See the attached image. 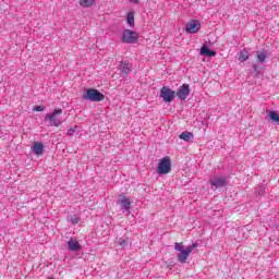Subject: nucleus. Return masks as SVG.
<instances>
[{"label": "nucleus", "mask_w": 279, "mask_h": 279, "mask_svg": "<svg viewBox=\"0 0 279 279\" xmlns=\"http://www.w3.org/2000/svg\"><path fill=\"white\" fill-rule=\"evenodd\" d=\"M83 99H87V101H104L106 96L95 88H88L86 94L83 95Z\"/></svg>", "instance_id": "nucleus-1"}, {"label": "nucleus", "mask_w": 279, "mask_h": 279, "mask_svg": "<svg viewBox=\"0 0 279 279\" xmlns=\"http://www.w3.org/2000/svg\"><path fill=\"white\" fill-rule=\"evenodd\" d=\"M121 40L126 45H136V43H138V33L131 29H125L122 34Z\"/></svg>", "instance_id": "nucleus-2"}, {"label": "nucleus", "mask_w": 279, "mask_h": 279, "mask_svg": "<svg viewBox=\"0 0 279 279\" xmlns=\"http://www.w3.org/2000/svg\"><path fill=\"white\" fill-rule=\"evenodd\" d=\"M174 250L179 252V254L177 255L179 263H186V260L189 259V256H191V248L184 250L182 247V242L180 243L177 242L174 244Z\"/></svg>", "instance_id": "nucleus-3"}, {"label": "nucleus", "mask_w": 279, "mask_h": 279, "mask_svg": "<svg viewBox=\"0 0 279 279\" xmlns=\"http://www.w3.org/2000/svg\"><path fill=\"white\" fill-rule=\"evenodd\" d=\"M171 171V158L169 156L163 157L157 167V172L160 175H167Z\"/></svg>", "instance_id": "nucleus-4"}, {"label": "nucleus", "mask_w": 279, "mask_h": 279, "mask_svg": "<svg viewBox=\"0 0 279 279\" xmlns=\"http://www.w3.org/2000/svg\"><path fill=\"white\" fill-rule=\"evenodd\" d=\"M160 97L161 99H163V101L166 104H171V101H173V99H175V90L163 86L160 90Z\"/></svg>", "instance_id": "nucleus-5"}, {"label": "nucleus", "mask_w": 279, "mask_h": 279, "mask_svg": "<svg viewBox=\"0 0 279 279\" xmlns=\"http://www.w3.org/2000/svg\"><path fill=\"white\" fill-rule=\"evenodd\" d=\"M58 114H62V109H54L51 114H46L45 119L46 121H50V125L53 128H60V120L58 119Z\"/></svg>", "instance_id": "nucleus-6"}, {"label": "nucleus", "mask_w": 279, "mask_h": 279, "mask_svg": "<svg viewBox=\"0 0 279 279\" xmlns=\"http://www.w3.org/2000/svg\"><path fill=\"white\" fill-rule=\"evenodd\" d=\"M201 27H202V23H199V21L190 20L185 26V32H187V34H197Z\"/></svg>", "instance_id": "nucleus-7"}, {"label": "nucleus", "mask_w": 279, "mask_h": 279, "mask_svg": "<svg viewBox=\"0 0 279 279\" xmlns=\"http://www.w3.org/2000/svg\"><path fill=\"white\" fill-rule=\"evenodd\" d=\"M189 95H191V87L189 84H183L177 92V97H179L181 101H186Z\"/></svg>", "instance_id": "nucleus-8"}, {"label": "nucleus", "mask_w": 279, "mask_h": 279, "mask_svg": "<svg viewBox=\"0 0 279 279\" xmlns=\"http://www.w3.org/2000/svg\"><path fill=\"white\" fill-rule=\"evenodd\" d=\"M228 184V179L226 177H218L210 181L211 189H223Z\"/></svg>", "instance_id": "nucleus-9"}, {"label": "nucleus", "mask_w": 279, "mask_h": 279, "mask_svg": "<svg viewBox=\"0 0 279 279\" xmlns=\"http://www.w3.org/2000/svg\"><path fill=\"white\" fill-rule=\"evenodd\" d=\"M118 204H120L123 210H130V208L132 207V202H130V197L125 195H120Z\"/></svg>", "instance_id": "nucleus-10"}, {"label": "nucleus", "mask_w": 279, "mask_h": 279, "mask_svg": "<svg viewBox=\"0 0 279 279\" xmlns=\"http://www.w3.org/2000/svg\"><path fill=\"white\" fill-rule=\"evenodd\" d=\"M255 58L259 63L267 62V60H269V53H267V50L265 49L257 50L255 53Z\"/></svg>", "instance_id": "nucleus-11"}, {"label": "nucleus", "mask_w": 279, "mask_h": 279, "mask_svg": "<svg viewBox=\"0 0 279 279\" xmlns=\"http://www.w3.org/2000/svg\"><path fill=\"white\" fill-rule=\"evenodd\" d=\"M68 247L71 252H80L82 250V245L77 242L75 238H71L68 242Z\"/></svg>", "instance_id": "nucleus-12"}, {"label": "nucleus", "mask_w": 279, "mask_h": 279, "mask_svg": "<svg viewBox=\"0 0 279 279\" xmlns=\"http://www.w3.org/2000/svg\"><path fill=\"white\" fill-rule=\"evenodd\" d=\"M33 151L35 156H43V154H45V145H43V143L35 142L33 144Z\"/></svg>", "instance_id": "nucleus-13"}, {"label": "nucleus", "mask_w": 279, "mask_h": 279, "mask_svg": "<svg viewBox=\"0 0 279 279\" xmlns=\"http://www.w3.org/2000/svg\"><path fill=\"white\" fill-rule=\"evenodd\" d=\"M201 56H207L209 58H213L214 56H217V52L216 51H213L210 49H208L206 47V45H204L202 48H201Z\"/></svg>", "instance_id": "nucleus-14"}, {"label": "nucleus", "mask_w": 279, "mask_h": 279, "mask_svg": "<svg viewBox=\"0 0 279 279\" xmlns=\"http://www.w3.org/2000/svg\"><path fill=\"white\" fill-rule=\"evenodd\" d=\"M120 71L121 73H123L124 75H129L130 71H132V69H130V62L128 61H122L120 64Z\"/></svg>", "instance_id": "nucleus-15"}, {"label": "nucleus", "mask_w": 279, "mask_h": 279, "mask_svg": "<svg viewBox=\"0 0 279 279\" xmlns=\"http://www.w3.org/2000/svg\"><path fill=\"white\" fill-rule=\"evenodd\" d=\"M97 3V0H78L81 8H93Z\"/></svg>", "instance_id": "nucleus-16"}, {"label": "nucleus", "mask_w": 279, "mask_h": 279, "mask_svg": "<svg viewBox=\"0 0 279 279\" xmlns=\"http://www.w3.org/2000/svg\"><path fill=\"white\" fill-rule=\"evenodd\" d=\"M179 138L181 141H185L186 143H189L191 141V138H193V133H191L189 131H184L180 134Z\"/></svg>", "instance_id": "nucleus-17"}, {"label": "nucleus", "mask_w": 279, "mask_h": 279, "mask_svg": "<svg viewBox=\"0 0 279 279\" xmlns=\"http://www.w3.org/2000/svg\"><path fill=\"white\" fill-rule=\"evenodd\" d=\"M240 62H246V60H250V52L247 50H242L240 52L239 59Z\"/></svg>", "instance_id": "nucleus-18"}, {"label": "nucleus", "mask_w": 279, "mask_h": 279, "mask_svg": "<svg viewBox=\"0 0 279 279\" xmlns=\"http://www.w3.org/2000/svg\"><path fill=\"white\" fill-rule=\"evenodd\" d=\"M268 117L274 123H279V114L276 111H269Z\"/></svg>", "instance_id": "nucleus-19"}, {"label": "nucleus", "mask_w": 279, "mask_h": 279, "mask_svg": "<svg viewBox=\"0 0 279 279\" xmlns=\"http://www.w3.org/2000/svg\"><path fill=\"white\" fill-rule=\"evenodd\" d=\"M126 21L130 27H134V11L128 13Z\"/></svg>", "instance_id": "nucleus-20"}, {"label": "nucleus", "mask_w": 279, "mask_h": 279, "mask_svg": "<svg viewBox=\"0 0 279 279\" xmlns=\"http://www.w3.org/2000/svg\"><path fill=\"white\" fill-rule=\"evenodd\" d=\"M70 220L73 226H77V223H80V217H77V215H72Z\"/></svg>", "instance_id": "nucleus-21"}, {"label": "nucleus", "mask_w": 279, "mask_h": 279, "mask_svg": "<svg viewBox=\"0 0 279 279\" xmlns=\"http://www.w3.org/2000/svg\"><path fill=\"white\" fill-rule=\"evenodd\" d=\"M130 243V240L126 238L124 240L119 241L120 247H128V244Z\"/></svg>", "instance_id": "nucleus-22"}, {"label": "nucleus", "mask_w": 279, "mask_h": 279, "mask_svg": "<svg viewBox=\"0 0 279 279\" xmlns=\"http://www.w3.org/2000/svg\"><path fill=\"white\" fill-rule=\"evenodd\" d=\"M195 247H199V244L197 242H194L191 246H189L187 248H191V252H193V250H195Z\"/></svg>", "instance_id": "nucleus-23"}, {"label": "nucleus", "mask_w": 279, "mask_h": 279, "mask_svg": "<svg viewBox=\"0 0 279 279\" xmlns=\"http://www.w3.org/2000/svg\"><path fill=\"white\" fill-rule=\"evenodd\" d=\"M36 112H43V110H45L44 106H37L35 107Z\"/></svg>", "instance_id": "nucleus-24"}, {"label": "nucleus", "mask_w": 279, "mask_h": 279, "mask_svg": "<svg viewBox=\"0 0 279 279\" xmlns=\"http://www.w3.org/2000/svg\"><path fill=\"white\" fill-rule=\"evenodd\" d=\"M130 3H135V5H138V0H129Z\"/></svg>", "instance_id": "nucleus-25"}, {"label": "nucleus", "mask_w": 279, "mask_h": 279, "mask_svg": "<svg viewBox=\"0 0 279 279\" xmlns=\"http://www.w3.org/2000/svg\"><path fill=\"white\" fill-rule=\"evenodd\" d=\"M47 279H56V277H48Z\"/></svg>", "instance_id": "nucleus-26"}]
</instances>
